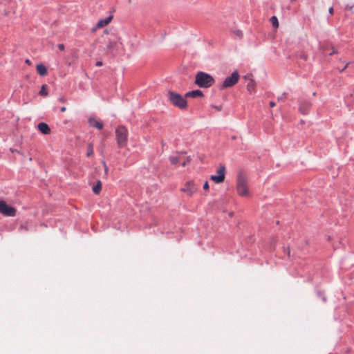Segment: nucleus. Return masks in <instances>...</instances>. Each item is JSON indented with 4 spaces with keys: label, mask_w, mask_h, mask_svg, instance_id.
<instances>
[{
    "label": "nucleus",
    "mask_w": 354,
    "mask_h": 354,
    "mask_svg": "<svg viewBox=\"0 0 354 354\" xmlns=\"http://www.w3.org/2000/svg\"><path fill=\"white\" fill-rule=\"evenodd\" d=\"M180 191L192 197L198 191V187L194 180H189L183 185Z\"/></svg>",
    "instance_id": "obj_6"
},
{
    "label": "nucleus",
    "mask_w": 354,
    "mask_h": 354,
    "mask_svg": "<svg viewBox=\"0 0 354 354\" xmlns=\"http://www.w3.org/2000/svg\"><path fill=\"white\" fill-rule=\"evenodd\" d=\"M121 44L120 37L116 35H112L109 38L106 48V52L109 54L114 55L118 50L119 46Z\"/></svg>",
    "instance_id": "obj_4"
},
{
    "label": "nucleus",
    "mask_w": 354,
    "mask_h": 354,
    "mask_svg": "<svg viewBox=\"0 0 354 354\" xmlns=\"http://www.w3.org/2000/svg\"><path fill=\"white\" fill-rule=\"evenodd\" d=\"M225 176V167L224 165H220L217 170V175H212L210 180L215 183L219 184L224 181Z\"/></svg>",
    "instance_id": "obj_9"
},
{
    "label": "nucleus",
    "mask_w": 354,
    "mask_h": 354,
    "mask_svg": "<svg viewBox=\"0 0 354 354\" xmlns=\"http://www.w3.org/2000/svg\"><path fill=\"white\" fill-rule=\"evenodd\" d=\"M270 23L272 24V26L274 28H277L279 27V21H278V19H277V17L272 16L270 19Z\"/></svg>",
    "instance_id": "obj_17"
},
{
    "label": "nucleus",
    "mask_w": 354,
    "mask_h": 354,
    "mask_svg": "<svg viewBox=\"0 0 354 354\" xmlns=\"http://www.w3.org/2000/svg\"><path fill=\"white\" fill-rule=\"evenodd\" d=\"M214 77L205 72H198L195 78L194 83L201 88H209L214 84Z\"/></svg>",
    "instance_id": "obj_1"
},
{
    "label": "nucleus",
    "mask_w": 354,
    "mask_h": 354,
    "mask_svg": "<svg viewBox=\"0 0 354 354\" xmlns=\"http://www.w3.org/2000/svg\"><path fill=\"white\" fill-rule=\"evenodd\" d=\"M102 165L104 166V173H105V175L106 176L107 174H108V171H109V168L106 164V162L104 161L102 162Z\"/></svg>",
    "instance_id": "obj_24"
},
{
    "label": "nucleus",
    "mask_w": 354,
    "mask_h": 354,
    "mask_svg": "<svg viewBox=\"0 0 354 354\" xmlns=\"http://www.w3.org/2000/svg\"><path fill=\"white\" fill-rule=\"evenodd\" d=\"M37 127L39 131L44 135H48L50 133V129L49 126L45 122L39 123Z\"/></svg>",
    "instance_id": "obj_10"
},
{
    "label": "nucleus",
    "mask_w": 354,
    "mask_h": 354,
    "mask_svg": "<svg viewBox=\"0 0 354 354\" xmlns=\"http://www.w3.org/2000/svg\"><path fill=\"white\" fill-rule=\"evenodd\" d=\"M0 213L6 216H15L17 209L8 205L4 201H0Z\"/></svg>",
    "instance_id": "obj_7"
},
{
    "label": "nucleus",
    "mask_w": 354,
    "mask_h": 354,
    "mask_svg": "<svg viewBox=\"0 0 354 354\" xmlns=\"http://www.w3.org/2000/svg\"><path fill=\"white\" fill-rule=\"evenodd\" d=\"M296 56H297V57H299V58L303 59L304 61H306L308 59L307 54L304 51H300V52L297 53Z\"/></svg>",
    "instance_id": "obj_19"
},
{
    "label": "nucleus",
    "mask_w": 354,
    "mask_h": 354,
    "mask_svg": "<svg viewBox=\"0 0 354 354\" xmlns=\"http://www.w3.org/2000/svg\"><path fill=\"white\" fill-rule=\"evenodd\" d=\"M88 123L91 127L97 129H102L103 128V124L95 118H90L88 120Z\"/></svg>",
    "instance_id": "obj_13"
},
{
    "label": "nucleus",
    "mask_w": 354,
    "mask_h": 354,
    "mask_svg": "<svg viewBox=\"0 0 354 354\" xmlns=\"http://www.w3.org/2000/svg\"><path fill=\"white\" fill-rule=\"evenodd\" d=\"M186 164H187V162H186V161H185V162H183L182 163V165H183V167H185V166L186 165Z\"/></svg>",
    "instance_id": "obj_35"
},
{
    "label": "nucleus",
    "mask_w": 354,
    "mask_h": 354,
    "mask_svg": "<svg viewBox=\"0 0 354 354\" xmlns=\"http://www.w3.org/2000/svg\"><path fill=\"white\" fill-rule=\"evenodd\" d=\"M203 189L205 190H207L209 189V184H208V182L206 181L204 185H203Z\"/></svg>",
    "instance_id": "obj_27"
},
{
    "label": "nucleus",
    "mask_w": 354,
    "mask_h": 354,
    "mask_svg": "<svg viewBox=\"0 0 354 354\" xmlns=\"http://www.w3.org/2000/svg\"><path fill=\"white\" fill-rule=\"evenodd\" d=\"M59 101L61 102H65L66 100L64 97H60V98H59Z\"/></svg>",
    "instance_id": "obj_33"
},
{
    "label": "nucleus",
    "mask_w": 354,
    "mask_h": 354,
    "mask_svg": "<svg viewBox=\"0 0 354 354\" xmlns=\"http://www.w3.org/2000/svg\"><path fill=\"white\" fill-rule=\"evenodd\" d=\"M97 66H102V62L101 61H97L95 64Z\"/></svg>",
    "instance_id": "obj_30"
},
{
    "label": "nucleus",
    "mask_w": 354,
    "mask_h": 354,
    "mask_svg": "<svg viewBox=\"0 0 354 354\" xmlns=\"http://www.w3.org/2000/svg\"><path fill=\"white\" fill-rule=\"evenodd\" d=\"M328 12L330 15H333V12H334V10H333V7H330L328 10Z\"/></svg>",
    "instance_id": "obj_31"
},
{
    "label": "nucleus",
    "mask_w": 354,
    "mask_h": 354,
    "mask_svg": "<svg viewBox=\"0 0 354 354\" xmlns=\"http://www.w3.org/2000/svg\"><path fill=\"white\" fill-rule=\"evenodd\" d=\"M66 110V108L65 106H63V107L61 108V111L62 112H65Z\"/></svg>",
    "instance_id": "obj_34"
},
{
    "label": "nucleus",
    "mask_w": 354,
    "mask_h": 354,
    "mask_svg": "<svg viewBox=\"0 0 354 354\" xmlns=\"http://www.w3.org/2000/svg\"><path fill=\"white\" fill-rule=\"evenodd\" d=\"M19 231H28V222H25L21 224L19 227Z\"/></svg>",
    "instance_id": "obj_22"
},
{
    "label": "nucleus",
    "mask_w": 354,
    "mask_h": 354,
    "mask_svg": "<svg viewBox=\"0 0 354 354\" xmlns=\"http://www.w3.org/2000/svg\"><path fill=\"white\" fill-rule=\"evenodd\" d=\"M284 252L287 254L288 258L290 257V249L289 247L284 248Z\"/></svg>",
    "instance_id": "obj_25"
},
{
    "label": "nucleus",
    "mask_w": 354,
    "mask_h": 354,
    "mask_svg": "<svg viewBox=\"0 0 354 354\" xmlns=\"http://www.w3.org/2000/svg\"><path fill=\"white\" fill-rule=\"evenodd\" d=\"M86 155L88 157L93 155V145L92 143H89L88 145V151Z\"/></svg>",
    "instance_id": "obj_21"
},
{
    "label": "nucleus",
    "mask_w": 354,
    "mask_h": 354,
    "mask_svg": "<svg viewBox=\"0 0 354 354\" xmlns=\"http://www.w3.org/2000/svg\"><path fill=\"white\" fill-rule=\"evenodd\" d=\"M169 161L172 165H176L180 162V158L179 157L175 156H170Z\"/></svg>",
    "instance_id": "obj_20"
},
{
    "label": "nucleus",
    "mask_w": 354,
    "mask_h": 354,
    "mask_svg": "<svg viewBox=\"0 0 354 354\" xmlns=\"http://www.w3.org/2000/svg\"><path fill=\"white\" fill-rule=\"evenodd\" d=\"M115 138L119 148L126 147L128 141V130L124 126H119L115 129Z\"/></svg>",
    "instance_id": "obj_3"
},
{
    "label": "nucleus",
    "mask_w": 354,
    "mask_h": 354,
    "mask_svg": "<svg viewBox=\"0 0 354 354\" xmlns=\"http://www.w3.org/2000/svg\"><path fill=\"white\" fill-rule=\"evenodd\" d=\"M332 49H333V50L328 53L329 55H332L337 53V50L334 47H332Z\"/></svg>",
    "instance_id": "obj_26"
},
{
    "label": "nucleus",
    "mask_w": 354,
    "mask_h": 354,
    "mask_svg": "<svg viewBox=\"0 0 354 354\" xmlns=\"http://www.w3.org/2000/svg\"><path fill=\"white\" fill-rule=\"evenodd\" d=\"M26 63L29 64V63H30V61H29L28 59H26Z\"/></svg>",
    "instance_id": "obj_36"
},
{
    "label": "nucleus",
    "mask_w": 354,
    "mask_h": 354,
    "mask_svg": "<svg viewBox=\"0 0 354 354\" xmlns=\"http://www.w3.org/2000/svg\"><path fill=\"white\" fill-rule=\"evenodd\" d=\"M203 93L200 90H194L192 91H189L185 94V97H203Z\"/></svg>",
    "instance_id": "obj_14"
},
{
    "label": "nucleus",
    "mask_w": 354,
    "mask_h": 354,
    "mask_svg": "<svg viewBox=\"0 0 354 354\" xmlns=\"http://www.w3.org/2000/svg\"><path fill=\"white\" fill-rule=\"evenodd\" d=\"M113 16L110 15L106 19H100L96 24V28H101L108 25L112 20Z\"/></svg>",
    "instance_id": "obj_11"
},
{
    "label": "nucleus",
    "mask_w": 354,
    "mask_h": 354,
    "mask_svg": "<svg viewBox=\"0 0 354 354\" xmlns=\"http://www.w3.org/2000/svg\"><path fill=\"white\" fill-rule=\"evenodd\" d=\"M101 189H102V183L100 181H98L97 183V184L93 187V192L95 194H98L100 192Z\"/></svg>",
    "instance_id": "obj_16"
},
{
    "label": "nucleus",
    "mask_w": 354,
    "mask_h": 354,
    "mask_svg": "<svg viewBox=\"0 0 354 354\" xmlns=\"http://www.w3.org/2000/svg\"><path fill=\"white\" fill-rule=\"evenodd\" d=\"M36 68H37V73L40 75L45 76L47 75V73H48L47 68L44 65H43L41 64H37Z\"/></svg>",
    "instance_id": "obj_15"
},
{
    "label": "nucleus",
    "mask_w": 354,
    "mask_h": 354,
    "mask_svg": "<svg viewBox=\"0 0 354 354\" xmlns=\"http://www.w3.org/2000/svg\"><path fill=\"white\" fill-rule=\"evenodd\" d=\"M58 48L60 50H64V48H65V46L63 44H58Z\"/></svg>",
    "instance_id": "obj_28"
},
{
    "label": "nucleus",
    "mask_w": 354,
    "mask_h": 354,
    "mask_svg": "<svg viewBox=\"0 0 354 354\" xmlns=\"http://www.w3.org/2000/svg\"><path fill=\"white\" fill-rule=\"evenodd\" d=\"M39 94L41 95H43V96H46L48 95V92L46 91V85H43L41 88V90L39 91Z\"/></svg>",
    "instance_id": "obj_23"
},
{
    "label": "nucleus",
    "mask_w": 354,
    "mask_h": 354,
    "mask_svg": "<svg viewBox=\"0 0 354 354\" xmlns=\"http://www.w3.org/2000/svg\"><path fill=\"white\" fill-rule=\"evenodd\" d=\"M269 104H270V107H273V106H275V103H274V102H272V101H271V102L269 103Z\"/></svg>",
    "instance_id": "obj_32"
},
{
    "label": "nucleus",
    "mask_w": 354,
    "mask_h": 354,
    "mask_svg": "<svg viewBox=\"0 0 354 354\" xmlns=\"http://www.w3.org/2000/svg\"><path fill=\"white\" fill-rule=\"evenodd\" d=\"M311 104L309 102H301L299 104V111L302 114H307L310 108Z\"/></svg>",
    "instance_id": "obj_12"
},
{
    "label": "nucleus",
    "mask_w": 354,
    "mask_h": 354,
    "mask_svg": "<svg viewBox=\"0 0 354 354\" xmlns=\"http://www.w3.org/2000/svg\"><path fill=\"white\" fill-rule=\"evenodd\" d=\"M236 190L241 196H248L249 195L247 181L242 176H239L237 178Z\"/></svg>",
    "instance_id": "obj_5"
},
{
    "label": "nucleus",
    "mask_w": 354,
    "mask_h": 354,
    "mask_svg": "<svg viewBox=\"0 0 354 354\" xmlns=\"http://www.w3.org/2000/svg\"><path fill=\"white\" fill-rule=\"evenodd\" d=\"M169 102L180 109H185L187 107V102L180 94L169 91L167 93Z\"/></svg>",
    "instance_id": "obj_2"
},
{
    "label": "nucleus",
    "mask_w": 354,
    "mask_h": 354,
    "mask_svg": "<svg viewBox=\"0 0 354 354\" xmlns=\"http://www.w3.org/2000/svg\"><path fill=\"white\" fill-rule=\"evenodd\" d=\"M247 89L250 93L254 91V82L252 80H250L248 83Z\"/></svg>",
    "instance_id": "obj_18"
},
{
    "label": "nucleus",
    "mask_w": 354,
    "mask_h": 354,
    "mask_svg": "<svg viewBox=\"0 0 354 354\" xmlns=\"http://www.w3.org/2000/svg\"><path fill=\"white\" fill-rule=\"evenodd\" d=\"M239 79V75L238 72H236V71L233 72L230 76L227 77L225 79V80L223 81V84L221 86V88L224 89V88H227L233 86L234 85H235L237 83Z\"/></svg>",
    "instance_id": "obj_8"
},
{
    "label": "nucleus",
    "mask_w": 354,
    "mask_h": 354,
    "mask_svg": "<svg viewBox=\"0 0 354 354\" xmlns=\"http://www.w3.org/2000/svg\"><path fill=\"white\" fill-rule=\"evenodd\" d=\"M348 64H349V63H347L342 69L339 70V72L340 73L343 72L348 67Z\"/></svg>",
    "instance_id": "obj_29"
}]
</instances>
